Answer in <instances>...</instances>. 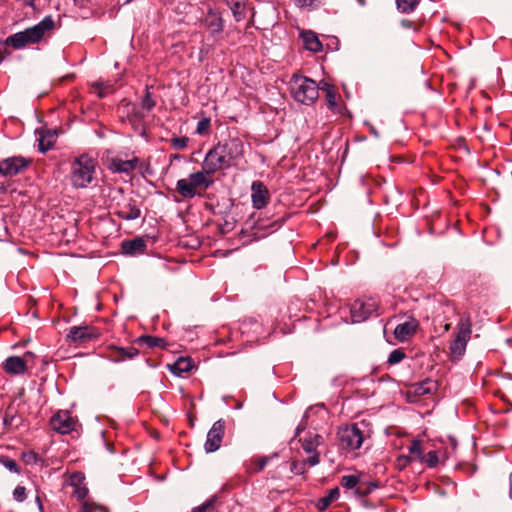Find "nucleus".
I'll list each match as a JSON object with an SVG mask.
<instances>
[{
	"instance_id": "1",
	"label": "nucleus",
	"mask_w": 512,
	"mask_h": 512,
	"mask_svg": "<svg viewBox=\"0 0 512 512\" xmlns=\"http://www.w3.org/2000/svg\"><path fill=\"white\" fill-rule=\"evenodd\" d=\"M244 142L237 135L229 134L227 138L217 142L205 154L204 166L208 171L227 170L236 166L244 157Z\"/></svg>"
},
{
	"instance_id": "2",
	"label": "nucleus",
	"mask_w": 512,
	"mask_h": 512,
	"mask_svg": "<svg viewBox=\"0 0 512 512\" xmlns=\"http://www.w3.org/2000/svg\"><path fill=\"white\" fill-rule=\"evenodd\" d=\"M54 28V19L51 15H48L38 24L9 36L6 43L15 49H21L26 45L39 43L45 35L50 33Z\"/></svg>"
},
{
	"instance_id": "3",
	"label": "nucleus",
	"mask_w": 512,
	"mask_h": 512,
	"mask_svg": "<svg viewBox=\"0 0 512 512\" xmlns=\"http://www.w3.org/2000/svg\"><path fill=\"white\" fill-rule=\"evenodd\" d=\"M321 87L311 78L294 74L289 81L291 97L303 105L313 104L319 97Z\"/></svg>"
},
{
	"instance_id": "4",
	"label": "nucleus",
	"mask_w": 512,
	"mask_h": 512,
	"mask_svg": "<svg viewBox=\"0 0 512 512\" xmlns=\"http://www.w3.org/2000/svg\"><path fill=\"white\" fill-rule=\"evenodd\" d=\"M96 161L88 155L77 157L71 164L70 181L75 188H86L94 179Z\"/></svg>"
},
{
	"instance_id": "5",
	"label": "nucleus",
	"mask_w": 512,
	"mask_h": 512,
	"mask_svg": "<svg viewBox=\"0 0 512 512\" xmlns=\"http://www.w3.org/2000/svg\"><path fill=\"white\" fill-rule=\"evenodd\" d=\"M361 426H364V424L353 423L338 429L337 439L341 449L350 452L362 446L369 435Z\"/></svg>"
},
{
	"instance_id": "6",
	"label": "nucleus",
	"mask_w": 512,
	"mask_h": 512,
	"mask_svg": "<svg viewBox=\"0 0 512 512\" xmlns=\"http://www.w3.org/2000/svg\"><path fill=\"white\" fill-rule=\"evenodd\" d=\"M472 323L469 316H462L457 324V333L450 344V352L454 358L459 359L466 351V346L471 338Z\"/></svg>"
},
{
	"instance_id": "7",
	"label": "nucleus",
	"mask_w": 512,
	"mask_h": 512,
	"mask_svg": "<svg viewBox=\"0 0 512 512\" xmlns=\"http://www.w3.org/2000/svg\"><path fill=\"white\" fill-rule=\"evenodd\" d=\"M31 163V159L23 156H12L0 160V175L13 177L22 173Z\"/></svg>"
},
{
	"instance_id": "8",
	"label": "nucleus",
	"mask_w": 512,
	"mask_h": 512,
	"mask_svg": "<svg viewBox=\"0 0 512 512\" xmlns=\"http://www.w3.org/2000/svg\"><path fill=\"white\" fill-rule=\"evenodd\" d=\"M378 304L373 299L356 300L351 305V319L354 323H360L368 319L373 313L377 312Z\"/></svg>"
},
{
	"instance_id": "9",
	"label": "nucleus",
	"mask_w": 512,
	"mask_h": 512,
	"mask_svg": "<svg viewBox=\"0 0 512 512\" xmlns=\"http://www.w3.org/2000/svg\"><path fill=\"white\" fill-rule=\"evenodd\" d=\"M77 420L68 411L60 410L50 419V427L59 434H68L75 430Z\"/></svg>"
},
{
	"instance_id": "10",
	"label": "nucleus",
	"mask_w": 512,
	"mask_h": 512,
	"mask_svg": "<svg viewBox=\"0 0 512 512\" xmlns=\"http://www.w3.org/2000/svg\"><path fill=\"white\" fill-rule=\"evenodd\" d=\"M225 431V422L220 419L212 425L211 429L207 433V439L204 445L207 453L217 451L222 443V439Z\"/></svg>"
},
{
	"instance_id": "11",
	"label": "nucleus",
	"mask_w": 512,
	"mask_h": 512,
	"mask_svg": "<svg viewBox=\"0 0 512 512\" xmlns=\"http://www.w3.org/2000/svg\"><path fill=\"white\" fill-rule=\"evenodd\" d=\"M100 336L98 329L84 325V326H73L70 328L67 338L70 342L75 344H82L92 339H96Z\"/></svg>"
},
{
	"instance_id": "12",
	"label": "nucleus",
	"mask_w": 512,
	"mask_h": 512,
	"mask_svg": "<svg viewBox=\"0 0 512 512\" xmlns=\"http://www.w3.org/2000/svg\"><path fill=\"white\" fill-rule=\"evenodd\" d=\"M340 483L346 489H355V494L358 496H366L378 487L374 482L365 485L360 484V478L357 475H344Z\"/></svg>"
},
{
	"instance_id": "13",
	"label": "nucleus",
	"mask_w": 512,
	"mask_h": 512,
	"mask_svg": "<svg viewBox=\"0 0 512 512\" xmlns=\"http://www.w3.org/2000/svg\"><path fill=\"white\" fill-rule=\"evenodd\" d=\"M68 486L73 487L72 496L78 501L86 500L89 490L85 484V475L82 472H74L69 476Z\"/></svg>"
},
{
	"instance_id": "14",
	"label": "nucleus",
	"mask_w": 512,
	"mask_h": 512,
	"mask_svg": "<svg viewBox=\"0 0 512 512\" xmlns=\"http://www.w3.org/2000/svg\"><path fill=\"white\" fill-rule=\"evenodd\" d=\"M31 356V352L25 353L24 358H21L19 356H10L4 361L3 369L7 374L10 375H22L27 370L26 358Z\"/></svg>"
},
{
	"instance_id": "15",
	"label": "nucleus",
	"mask_w": 512,
	"mask_h": 512,
	"mask_svg": "<svg viewBox=\"0 0 512 512\" xmlns=\"http://www.w3.org/2000/svg\"><path fill=\"white\" fill-rule=\"evenodd\" d=\"M270 198L267 187L261 181H254L251 185V199L255 209L264 208Z\"/></svg>"
},
{
	"instance_id": "16",
	"label": "nucleus",
	"mask_w": 512,
	"mask_h": 512,
	"mask_svg": "<svg viewBox=\"0 0 512 512\" xmlns=\"http://www.w3.org/2000/svg\"><path fill=\"white\" fill-rule=\"evenodd\" d=\"M418 328V320L413 317H409L406 321L395 327L394 336L398 341L405 342L417 332Z\"/></svg>"
},
{
	"instance_id": "17",
	"label": "nucleus",
	"mask_w": 512,
	"mask_h": 512,
	"mask_svg": "<svg viewBox=\"0 0 512 512\" xmlns=\"http://www.w3.org/2000/svg\"><path fill=\"white\" fill-rule=\"evenodd\" d=\"M115 214L121 219L130 221L139 218L141 211L136 203V200L130 198L122 204H118Z\"/></svg>"
},
{
	"instance_id": "18",
	"label": "nucleus",
	"mask_w": 512,
	"mask_h": 512,
	"mask_svg": "<svg viewBox=\"0 0 512 512\" xmlns=\"http://www.w3.org/2000/svg\"><path fill=\"white\" fill-rule=\"evenodd\" d=\"M216 174L215 171H208L205 169L204 160L202 161L201 170L191 173L189 175V180L193 184V186L197 189L198 187H203L207 189L213 184L212 177Z\"/></svg>"
},
{
	"instance_id": "19",
	"label": "nucleus",
	"mask_w": 512,
	"mask_h": 512,
	"mask_svg": "<svg viewBox=\"0 0 512 512\" xmlns=\"http://www.w3.org/2000/svg\"><path fill=\"white\" fill-rule=\"evenodd\" d=\"M121 250L124 255L136 256L145 253L146 241L142 237L126 240L121 243Z\"/></svg>"
},
{
	"instance_id": "20",
	"label": "nucleus",
	"mask_w": 512,
	"mask_h": 512,
	"mask_svg": "<svg viewBox=\"0 0 512 512\" xmlns=\"http://www.w3.org/2000/svg\"><path fill=\"white\" fill-rule=\"evenodd\" d=\"M204 25L211 32L212 35L218 34L223 30V19L219 12L209 9L205 18Z\"/></svg>"
},
{
	"instance_id": "21",
	"label": "nucleus",
	"mask_w": 512,
	"mask_h": 512,
	"mask_svg": "<svg viewBox=\"0 0 512 512\" xmlns=\"http://www.w3.org/2000/svg\"><path fill=\"white\" fill-rule=\"evenodd\" d=\"M277 456V453H274L269 456L255 457L246 461L244 463L246 473L255 474L261 472L266 467V465Z\"/></svg>"
},
{
	"instance_id": "22",
	"label": "nucleus",
	"mask_w": 512,
	"mask_h": 512,
	"mask_svg": "<svg viewBox=\"0 0 512 512\" xmlns=\"http://www.w3.org/2000/svg\"><path fill=\"white\" fill-rule=\"evenodd\" d=\"M138 164V158L134 157L129 160H123L120 158L112 159L110 168L118 173H131L134 171Z\"/></svg>"
},
{
	"instance_id": "23",
	"label": "nucleus",
	"mask_w": 512,
	"mask_h": 512,
	"mask_svg": "<svg viewBox=\"0 0 512 512\" xmlns=\"http://www.w3.org/2000/svg\"><path fill=\"white\" fill-rule=\"evenodd\" d=\"M301 38L307 50L311 52H320L322 50V43L313 31L301 32Z\"/></svg>"
},
{
	"instance_id": "24",
	"label": "nucleus",
	"mask_w": 512,
	"mask_h": 512,
	"mask_svg": "<svg viewBox=\"0 0 512 512\" xmlns=\"http://www.w3.org/2000/svg\"><path fill=\"white\" fill-rule=\"evenodd\" d=\"M139 354V350L133 346L130 347H116L113 350L112 360L114 362H121L126 359H132Z\"/></svg>"
},
{
	"instance_id": "25",
	"label": "nucleus",
	"mask_w": 512,
	"mask_h": 512,
	"mask_svg": "<svg viewBox=\"0 0 512 512\" xmlns=\"http://www.w3.org/2000/svg\"><path fill=\"white\" fill-rule=\"evenodd\" d=\"M176 190L185 199H192L197 194L196 188L189 179H179L176 183Z\"/></svg>"
},
{
	"instance_id": "26",
	"label": "nucleus",
	"mask_w": 512,
	"mask_h": 512,
	"mask_svg": "<svg viewBox=\"0 0 512 512\" xmlns=\"http://www.w3.org/2000/svg\"><path fill=\"white\" fill-rule=\"evenodd\" d=\"M169 369L174 375L181 376L192 369V362L189 358L179 357Z\"/></svg>"
},
{
	"instance_id": "27",
	"label": "nucleus",
	"mask_w": 512,
	"mask_h": 512,
	"mask_svg": "<svg viewBox=\"0 0 512 512\" xmlns=\"http://www.w3.org/2000/svg\"><path fill=\"white\" fill-rule=\"evenodd\" d=\"M231 9L233 16L237 22L243 20L246 16L245 2L246 0H224Z\"/></svg>"
},
{
	"instance_id": "28",
	"label": "nucleus",
	"mask_w": 512,
	"mask_h": 512,
	"mask_svg": "<svg viewBox=\"0 0 512 512\" xmlns=\"http://www.w3.org/2000/svg\"><path fill=\"white\" fill-rule=\"evenodd\" d=\"M323 438L319 434H310L302 441V448L306 453L317 452V448L322 444Z\"/></svg>"
},
{
	"instance_id": "29",
	"label": "nucleus",
	"mask_w": 512,
	"mask_h": 512,
	"mask_svg": "<svg viewBox=\"0 0 512 512\" xmlns=\"http://www.w3.org/2000/svg\"><path fill=\"white\" fill-rule=\"evenodd\" d=\"M339 496H340V491H339L338 487L331 489L326 496H324L318 500V502L316 504L317 509L319 511L326 510L333 501H335L339 498Z\"/></svg>"
},
{
	"instance_id": "30",
	"label": "nucleus",
	"mask_w": 512,
	"mask_h": 512,
	"mask_svg": "<svg viewBox=\"0 0 512 512\" xmlns=\"http://www.w3.org/2000/svg\"><path fill=\"white\" fill-rule=\"evenodd\" d=\"M323 89L325 90V99L329 110H331L332 112H339V107L336 101L337 94L335 92V89L328 84H325V88Z\"/></svg>"
},
{
	"instance_id": "31",
	"label": "nucleus",
	"mask_w": 512,
	"mask_h": 512,
	"mask_svg": "<svg viewBox=\"0 0 512 512\" xmlns=\"http://www.w3.org/2000/svg\"><path fill=\"white\" fill-rule=\"evenodd\" d=\"M92 88L99 98H104L115 90L113 84L102 81L94 82Z\"/></svg>"
},
{
	"instance_id": "32",
	"label": "nucleus",
	"mask_w": 512,
	"mask_h": 512,
	"mask_svg": "<svg viewBox=\"0 0 512 512\" xmlns=\"http://www.w3.org/2000/svg\"><path fill=\"white\" fill-rule=\"evenodd\" d=\"M138 343L145 344L149 348L164 347L165 340L160 337L144 335L137 339Z\"/></svg>"
},
{
	"instance_id": "33",
	"label": "nucleus",
	"mask_w": 512,
	"mask_h": 512,
	"mask_svg": "<svg viewBox=\"0 0 512 512\" xmlns=\"http://www.w3.org/2000/svg\"><path fill=\"white\" fill-rule=\"evenodd\" d=\"M22 422V418L16 414H10L7 412L3 418L4 426L7 430H13L19 427Z\"/></svg>"
},
{
	"instance_id": "34",
	"label": "nucleus",
	"mask_w": 512,
	"mask_h": 512,
	"mask_svg": "<svg viewBox=\"0 0 512 512\" xmlns=\"http://www.w3.org/2000/svg\"><path fill=\"white\" fill-rule=\"evenodd\" d=\"M419 0H396L397 8L402 13H410L414 11Z\"/></svg>"
},
{
	"instance_id": "35",
	"label": "nucleus",
	"mask_w": 512,
	"mask_h": 512,
	"mask_svg": "<svg viewBox=\"0 0 512 512\" xmlns=\"http://www.w3.org/2000/svg\"><path fill=\"white\" fill-rule=\"evenodd\" d=\"M80 512H109V510L95 502L90 500L82 501V507Z\"/></svg>"
},
{
	"instance_id": "36",
	"label": "nucleus",
	"mask_w": 512,
	"mask_h": 512,
	"mask_svg": "<svg viewBox=\"0 0 512 512\" xmlns=\"http://www.w3.org/2000/svg\"><path fill=\"white\" fill-rule=\"evenodd\" d=\"M297 6L315 10L325 4V0H294Z\"/></svg>"
},
{
	"instance_id": "37",
	"label": "nucleus",
	"mask_w": 512,
	"mask_h": 512,
	"mask_svg": "<svg viewBox=\"0 0 512 512\" xmlns=\"http://www.w3.org/2000/svg\"><path fill=\"white\" fill-rule=\"evenodd\" d=\"M211 128V120L208 117H203L196 126V134L198 135H208L210 133Z\"/></svg>"
},
{
	"instance_id": "38",
	"label": "nucleus",
	"mask_w": 512,
	"mask_h": 512,
	"mask_svg": "<svg viewBox=\"0 0 512 512\" xmlns=\"http://www.w3.org/2000/svg\"><path fill=\"white\" fill-rule=\"evenodd\" d=\"M189 139L186 136L173 137L170 139L171 146L176 150H184L188 146Z\"/></svg>"
},
{
	"instance_id": "39",
	"label": "nucleus",
	"mask_w": 512,
	"mask_h": 512,
	"mask_svg": "<svg viewBox=\"0 0 512 512\" xmlns=\"http://www.w3.org/2000/svg\"><path fill=\"white\" fill-rule=\"evenodd\" d=\"M290 470L295 475H303L306 472V461H292Z\"/></svg>"
},
{
	"instance_id": "40",
	"label": "nucleus",
	"mask_w": 512,
	"mask_h": 512,
	"mask_svg": "<svg viewBox=\"0 0 512 512\" xmlns=\"http://www.w3.org/2000/svg\"><path fill=\"white\" fill-rule=\"evenodd\" d=\"M405 358V353L400 349L393 350L389 357H388V363L390 364H397L401 362Z\"/></svg>"
},
{
	"instance_id": "41",
	"label": "nucleus",
	"mask_w": 512,
	"mask_h": 512,
	"mask_svg": "<svg viewBox=\"0 0 512 512\" xmlns=\"http://www.w3.org/2000/svg\"><path fill=\"white\" fill-rule=\"evenodd\" d=\"M409 452L414 456V458H421V455H422L421 441L413 440L409 446Z\"/></svg>"
},
{
	"instance_id": "42",
	"label": "nucleus",
	"mask_w": 512,
	"mask_h": 512,
	"mask_svg": "<svg viewBox=\"0 0 512 512\" xmlns=\"http://www.w3.org/2000/svg\"><path fill=\"white\" fill-rule=\"evenodd\" d=\"M424 461L429 467H435L439 462L437 451H429L425 455Z\"/></svg>"
},
{
	"instance_id": "43",
	"label": "nucleus",
	"mask_w": 512,
	"mask_h": 512,
	"mask_svg": "<svg viewBox=\"0 0 512 512\" xmlns=\"http://www.w3.org/2000/svg\"><path fill=\"white\" fill-rule=\"evenodd\" d=\"M215 499L211 498L205 501L203 504L192 509L191 512H208L214 506Z\"/></svg>"
},
{
	"instance_id": "44",
	"label": "nucleus",
	"mask_w": 512,
	"mask_h": 512,
	"mask_svg": "<svg viewBox=\"0 0 512 512\" xmlns=\"http://www.w3.org/2000/svg\"><path fill=\"white\" fill-rule=\"evenodd\" d=\"M141 105H142V108L145 109L146 111H151L153 109V107L155 106V102L151 98V94L148 91H146V94L142 99Z\"/></svg>"
},
{
	"instance_id": "45",
	"label": "nucleus",
	"mask_w": 512,
	"mask_h": 512,
	"mask_svg": "<svg viewBox=\"0 0 512 512\" xmlns=\"http://www.w3.org/2000/svg\"><path fill=\"white\" fill-rule=\"evenodd\" d=\"M13 498L17 502H23L26 499L25 487L18 485L13 491Z\"/></svg>"
},
{
	"instance_id": "46",
	"label": "nucleus",
	"mask_w": 512,
	"mask_h": 512,
	"mask_svg": "<svg viewBox=\"0 0 512 512\" xmlns=\"http://www.w3.org/2000/svg\"><path fill=\"white\" fill-rule=\"evenodd\" d=\"M3 465L11 472L19 473L18 465L15 460L5 458L2 460Z\"/></svg>"
},
{
	"instance_id": "47",
	"label": "nucleus",
	"mask_w": 512,
	"mask_h": 512,
	"mask_svg": "<svg viewBox=\"0 0 512 512\" xmlns=\"http://www.w3.org/2000/svg\"><path fill=\"white\" fill-rule=\"evenodd\" d=\"M312 455L310 457L307 458L306 461V465L309 464V466L313 467V466H316L317 464H319L320 462V455L318 452H312L311 453Z\"/></svg>"
},
{
	"instance_id": "48",
	"label": "nucleus",
	"mask_w": 512,
	"mask_h": 512,
	"mask_svg": "<svg viewBox=\"0 0 512 512\" xmlns=\"http://www.w3.org/2000/svg\"><path fill=\"white\" fill-rule=\"evenodd\" d=\"M428 384H432L431 382H424L422 383L419 388L416 390L418 393H421V394H426V393H429L431 391V388L430 387H425L426 385Z\"/></svg>"
},
{
	"instance_id": "49",
	"label": "nucleus",
	"mask_w": 512,
	"mask_h": 512,
	"mask_svg": "<svg viewBox=\"0 0 512 512\" xmlns=\"http://www.w3.org/2000/svg\"><path fill=\"white\" fill-rule=\"evenodd\" d=\"M39 148H40V150L42 152H45V151H47L50 148V144L49 143L45 144L44 143V138L42 137V138L39 139Z\"/></svg>"
},
{
	"instance_id": "50",
	"label": "nucleus",
	"mask_w": 512,
	"mask_h": 512,
	"mask_svg": "<svg viewBox=\"0 0 512 512\" xmlns=\"http://www.w3.org/2000/svg\"><path fill=\"white\" fill-rule=\"evenodd\" d=\"M25 457H26V461L27 462H30L32 460H36V454L33 453V452H29L28 454H25Z\"/></svg>"
},
{
	"instance_id": "51",
	"label": "nucleus",
	"mask_w": 512,
	"mask_h": 512,
	"mask_svg": "<svg viewBox=\"0 0 512 512\" xmlns=\"http://www.w3.org/2000/svg\"><path fill=\"white\" fill-rule=\"evenodd\" d=\"M36 502L38 504L39 509L42 510L43 509V505H42V502H41V499H40L39 496L36 497Z\"/></svg>"
},
{
	"instance_id": "52",
	"label": "nucleus",
	"mask_w": 512,
	"mask_h": 512,
	"mask_svg": "<svg viewBox=\"0 0 512 512\" xmlns=\"http://www.w3.org/2000/svg\"><path fill=\"white\" fill-rule=\"evenodd\" d=\"M399 461H403V465H405L407 462L410 461V459L408 457H401L399 458Z\"/></svg>"
},
{
	"instance_id": "53",
	"label": "nucleus",
	"mask_w": 512,
	"mask_h": 512,
	"mask_svg": "<svg viewBox=\"0 0 512 512\" xmlns=\"http://www.w3.org/2000/svg\"><path fill=\"white\" fill-rule=\"evenodd\" d=\"M303 428H301L300 426L297 427L296 429V436L300 434V432L302 431Z\"/></svg>"
},
{
	"instance_id": "54",
	"label": "nucleus",
	"mask_w": 512,
	"mask_h": 512,
	"mask_svg": "<svg viewBox=\"0 0 512 512\" xmlns=\"http://www.w3.org/2000/svg\"><path fill=\"white\" fill-rule=\"evenodd\" d=\"M456 445H457L456 441L454 439H452V446H453V448H455Z\"/></svg>"
},
{
	"instance_id": "55",
	"label": "nucleus",
	"mask_w": 512,
	"mask_h": 512,
	"mask_svg": "<svg viewBox=\"0 0 512 512\" xmlns=\"http://www.w3.org/2000/svg\"><path fill=\"white\" fill-rule=\"evenodd\" d=\"M172 158H174V159H179V158H180V156H179V155H177V154H175V155H172Z\"/></svg>"
},
{
	"instance_id": "56",
	"label": "nucleus",
	"mask_w": 512,
	"mask_h": 512,
	"mask_svg": "<svg viewBox=\"0 0 512 512\" xmlns=\"http://www.w3.org/2000/svg\"><path fill=\"white\" fill-rule=\"evenodd\" d=\"M273 226H275V227H276V229H277V228L280 226V224H278L277 222H274V223H273Z\"/></svg>"
},
{
	"instance_id": "57",
	"label": "nucleus",
	"mask_w": 512,
	"mask_h": 512,
	"mask_svg": "<svg viewBox=\"0 0 512 512\" xmlns=\"http://www.w3.org/2000/svg\"><path fill=\"white\" fill-rule=\"evenodd\" d=\"M140 118L144 117V114H137Z\"/></svg>"
}]
</instances>
